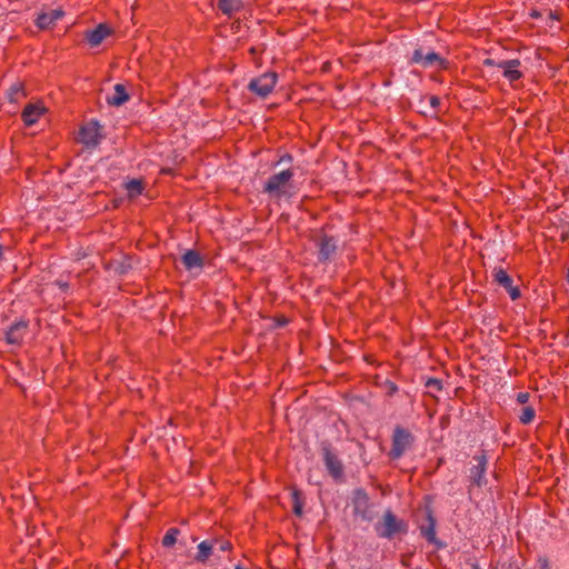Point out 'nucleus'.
Wrapping results in <instances>:
<instances>
[{
	"label": "nucleus",
	"mask_w": 569,
	"mask_h": 569,
	"mask_svg": "<svg viewBox=\"0 0 569 569\" xmlns=\"http://www.w3.org/2000/svg\"><path fill=\"white\" fill-rule=\"evenodd\" d=\"M179 529L170 528L162 538V545L164 547H171L177 541Z\"/></svg>",
	"instance_id": "nucleus-22"
},
{
	"label": "nucleus",
	"mask_w": 569,
	"mask_h": 569,
	"mask_svg": "<svg viewBox=\"0 0 569 569\" xmlns=\"http://www.w3.org/2000/svg\"><path fill=\"white\" fill-rule=\"evenodd\" d=\"M493 278L497 283L503 287L505 284H508L511 277L500 267L499 269L493 270Z\"/></svg>",
	"instance_id": "nucleus-23"
},
{
	"label": "nucleus",
	"mask_w": 569,
	"mask_h": 569,
	"mask_svg": "<svg viewBox=\"0 0 569 569\" xmlns=\"http://www.w3.org/2000/svg\"><path fill=\"white\" fill-rule=\"evenodd\" d=\"M212 543L209 542V540H202L199 546H198V555L196 557V559L200 562V563H204L207 561V559L210 557V555L212 553Z\"/></svg>",
	"instance_id": "nucleus-18"
},
{
	"label": "nucleus",
	"mask_w": 569,
	"mask_h": 569,
	"mask_svg": "<svg viewBox=\"0 0 569 569\" xmlns=\"http://www.w3.org/2000/svg\"><path fill=\"white\" fill-rule=\"evenodd\" d=\"M425 538H427L431 543L436 541V531H435V522L431 521V525L423 529Z\"/></svg>",
	"instance_id": "nucleus-26"
},
{
	"label": "nucleus",
	"mask_w": 569,
	"mask_h": 569,
	"mask_svg": "<svg viewBox=\"0 0 569 569\" xmlns=\"http://www.w3.org/2000/svg\"><path fill=\"white\" fill-rule=\"evenodd\" d=\"M129 99L126 88L122 84H116L111 97L108 98V102L114 107H120L123 102Z\"/></svg>",
	"instance_id": "nucleus-15"
},
{
	"label": "nucleus",
	"mask_w": 569,
	"mask_h": 569,
	"mask_svg": "<svg viewBox=\"0 0 569 569\" xmlns=\"http://www.w3.org/2000/svg\"><path fill=\"white\" fill-rule=\"evenodd\" d=\"M478 463L471 470V478L473 483L481 486L485 482V472H486V459L483 456L476 458Z\"/></svg>",
	"instance_id": "nucleus-14"
},
{
	"label": "nucleus",
	"mask_w": 569,
	"mask_h": 569,
	"mask_svg": "<svg viewBox=\"0 0 569 569\" xmlns=\"http://www.w3.org/2000/svg\"><path fill=\"white\" fill-rule=\"evenodd\" d=\"M24 94L23 84H21V82H14L7 92V97L11 102H18Z\"/></svg>",
	"instance_id": "nucleus-19"
},
{
	"label": "nucleus",
	"mask_w": 569,
	"mask_h": 569,
	"mask_svg": "<svg viewBox=\"0 0 569 569\" xmlns=\"http://www.w3.org/2000/svg\"><path fill=\"white\" fill-rule=\"evenodd\" d=\"M326 468L332 478L340 479L343 473V467L339 458L327 450L325 456Z\"/></svg>",
	"instance_id": "nucleus-11"
},
{
	"label": "nucleus",
	"mask_w": 569,
	"mask_h": 569,
	"mask_svg": "<svg viewBox=\"0 0 569 569\" xmlns=\"http://www.w3.org/2000/svg\"><path fill=\"white\" fill-rule=\"evenodd\" d=\"M236 569H244V568L238 566V567H236Z\"/></svg>",
	"instance_id": "nucleus-34"
},
{
	"label": "nucleus",
	"mask_w": 569,
	"mask_h": 569,
	"mask_svg": "<svg viewBox=\"0 0 569 569\" xmlns=\"http://www.w3.org/2000/svg\"><path fill=\"white\" fill-rule=\"evenodd\" d=\"M295 177L292 169H286L282 172L272 174L267 180L263 190L271 198L280 199L288 196L291 189V181Z\"/></svg>",
	"instance_id": "nucleus-1"
},
{
	"label": "nucleus",
	"mask_w": 569,
	"mask_h": 569,
	"mask_svg": "<svg viewBox=\"0 0 569 569\" xmlns=\"http://www.w3.org/2000/svg\"><path fill=\"white\" fill-rule=\"evenodd\" d=\"M124 189L130 198H137L142 194L144 187L141 179H130L124 183Z\"/></svg>",
	"instance_id": "nucleus-17"
},
{
	"label": "nucleus",
	"mask_w": 569,
	"mask_h": 569,
	"mask_svg": "<svg viewBox=\"0 0 569 569\" xmlns=\"http://www.w3.org/2000/svg\"><path fill=\"white\" fill-rule=\"evenodd\" d=\"M503 288L509 293L512 300H516L520 297L519 288L512 286V278L509 279L508 284H505Z\"/></svg>",
	"instance_id": "nucleus-24"
},
{
	"label": "nucleus",
	"mask_w": 569,
	"mask_h": 569,
	"mask_svg": "<svg viewBox=\"0 0 569 569\" xmlns=\"http://www.w3.org/2000/svg\"><path fill=\"white\" fill-rule=\"evenodd\" d=\"M218 8L224 13L239 10L240 0H218Z\"/></svg>",
	"instance_id": "nucleus-20"
},
{
	"label": "nucleus",
	"mask_w": 569,
	"mask_h": 569,
	"mask_svg": "<svg viewBox=\"0 0 569 569\" xmlns=\"http://www.w3.org/2000/svg\"><path fill=\"white\" fill-rule=\"evenodd\" d=\"M430 103H431V106L435 108V107H437V106H438V103H439V99H438L437 97H431V98H430Z\"/></svg>",
	"instance_id": "nucleus-30"
},
{
	"label": "nucleus",
	"mask_w": 569,
	"mask_h": 569,
	"mask_svg": "<svg viewBox=\"0 0 569 569\" xmlns=\"http://www.w3.org/2000/svg\"><path fill=\"white\" fill-rule=\"evenodd\" d=\"M101 139V127L97 121H90L81 126L79 140L86 146H96Z\"/></svg>",
	"instance_id": "nucleus-6"
},
{
	"label": "nucleus",
	"mask_w": 569,
	"mask_h": 569,
	"mask_svg": "<svg viewBox=\"0 0 569 569\" xmlns=\"http://www.w3.org/2000/svg\"><path fill=\"white\" fill-rule=\"evenodd\" d=\"M229 548H230L229 542H221V543H219V549L220 550L224 551V550H229Z\"/></svg>",
	"instance_id": "nucleus-29"
},
{
	"label": "nucleus",
	"mask_w": 569,
	"mask_h": 569,
	"mask_svg": "<svg viewBox=\"0 0 569 569\" xmlns=\"http://www.w3.org/2000/svg\"><path fill=\"white\" fill-rule=\"evenodd\" d=\"M542 569H549L547 560H542Z\"/></svg>",
	"instance_id": "nucleus-32"
},
{
	"label": "nucleus",
	"mask_w": 569,
	"mask_h": 569,
	"mask_svg": "<svg viewBox=\"0 0 569 569\" xmlns=\"http://www.w3.org/2000/svg\"><path fill=\"white\" fill-rule=\"evenodd\" d=\"M567 280L569 282V267H568Z\"/></svg>",
	"instance_id": "nucleus-33"
},
{
	"label": "nucleus",
	"mask_w": 569,
	"mask_h": 569,
	"mask_svg": "<svg viewBox=\"0 0 569 569\" xmlns=\"http://www.w3.org/2000/svg\"><path fill=\"white\" fill-rule=\"evenodd\" d=\"M406 522L399 520L391 511H386L382 521L376 525V532L382 538H392L395 535L406 533Z\"/></svg>",
	"instance_id": "nucleus-2"
},
{
	"label": "nucleus",
	"mask_w": 569,
	"mask_h": 569,
	"mask_svg": "<svg viewBox=\"0 0 569 569\" xmlns=\"http://www.w3.org/2000/svg\"><path fill=\"white\" fill-rule=\"evenodd\" d=\"M411 435L403 428H396L393 430V443L391 449V456L393 458H400L402 453L408 449L411 443Z\"/></svg>",
	"instance_id": "nucleus-7"
},
{
	"label": "nucleus",
	"mask_w": 569,
	"mask_h": 569,
	"mask_svg": "<svg viewBox=\"0 0 569 569\" xmlns=\"http://www.w3.org/2000/svg\"><path fill=\"white\" fill-rule=\"evenodd\" d=\"M112 34V30L106 23H100L96 29L86 32V39L91 47L100 46L107 37Z\"/></svg>",
	"instance_id": "nucleus-9"
},
{
	"label": "nucleus",
	"mask_w": 569,
	"mask_h": 569,
	"mask_svg": "<svg viewBox=\"0 0 569 569\" xmlns=\"http://www.w3.org/2000/svg\"><path fill=\"white\" fill-rule=\"evenodd\" d=\"M535 417H536V411L532 406L523 407L521 410V413L519 415V419L522 425L532 423Z\"/></svg>",
	"instance_id": "nucleus-21"
},
{
	"label": "nucleus",
	"mask_w": 569,
	"mask_h": 569,
	"mask_svg": "<svg viewBox=\"0 0 569 569\" xmlns=\"http://www.w3.org/2000/svg\"><path fill=\"white\" fill-rule=\"evenodd\" d=\"M426 386L429 388H433V390H436V391H440L442 388V383L437 379H429L426 382Z\"/></svg>",
	"instance_id": "nucleus-27"
},
{
	"label": "nucleus",
	"mask_w": 569,
	"mask_h": 569,
	"mask_svg": "<svg viewBox=\"0 0 569 569\" xmlns=\"http://www.w3.org/2000/svg\"><path fill=\"white\" fill-rule=\"evenodd\" d=\"M182 263L188 270H192V268L201 267L202 260L197 251L188 250L182 254Z\"/></svg>",
	"instance_id": "nucleus-16"
},
{
	"label": "nucleus",
	"mask_w": 569,
	"mask_h": 569,
	"mask_svg": "<svg viewBox=\"0 0 569 569\" xmlns=\"http://www.w3.org/2000/svg\"><path fill=\"white\" fill-rule=\"evenodd\" d=\"M337 250V242L332 238L325 237L319 243V259L328 261Z\"/></svg>",
	"instance_id": "nucleus-13"
},
{
	"label": "nucleus",
	"mask_w": 569,
	"mask_h": 569,
	"mask_svg": "<svg viewBox=\"0 0 569 569\" xmlns=\"http://www.w3.org/2000/svg\"><path fill=\"white\" fill-rule=\"evenodd\" d=\"M413 64H420L425 68L436 67L438 69H447L448 62L445 58L440 57L435 52L425 53L422 49H415L413 54L410 59Z\"/></svg>",
	"instance_id": "nucleus-5"
},
{
	"label": "nucleus",
	"mask_w": 569,
	"mask_h": 569,
	"mask_svg": "<svg viewBox=\"0 0 569 569\" xmlns=\"http://www.w3.org/2000/svg\"><path fill=\"white\" fill-rule=\"evenodd\" d=\"M3 259V247L0 244V261Z\"/></svg>",
	"instance_id": "nucleus-31"
},
{
	"label": "nucleus",
	"mask_w": 569,
	"mask_h": 569,
	"mask_svg": "<svg viewBox=\"0 0 569 569\" xmlns=\"http://www.w3.org/2000/svg\"><path fill=\"white\" fill-rule=\"evenodd\" d=\"M293 498V511L297 516L302 515V502L300 501V493L296 490L292 492Z\"/></svg>",
	"instance_id": "nucleus-25"
},
{
	"label": "nucleus",
	"mask_w": 569,
	"mask_h": 569,
	"mask_svg": "<svg viewBox=\"0 0 569 569\" xmlns=\"http://www.w3.org/2000/svg\"><path fill=\"white\" fill-rule=\"evenodd\" d=\"M278 82V74L273 71H267L266 73L253 78L248 83V89L254 92L259 98H268L273 91Z\"/></svg>",
	"instance_id": "nucleus-3"
},
{
	"label": "nucleus",
	"mask_w": 569,
	"mask_h": 569,
	"mask_svg": "<svg viewBox=\"0 0 569 569\" xmlns=\"http://www.w3.org/2000/svg\"><path fill=\"white\" fill-rule=\"evenodd\" d=\"M63 10L54 9L48 12H42L38 16L36 20V24L41 29L46 30V28H50L58 20L62 19Z\"/></svg>",
	"instance_id": "nucleus-10"
},
{
	"label": "nucleus",
	"mask_w": 569,
	"mask_h": 569,
	"mask_svg": "<svg viewBox=\"0 0 569 569\" xmlns=\"http://www.w3.org/2000/svg\"><path fill=\"white\" fill-rule=\"evenodd\" d=\"M46 112V108L43 107V102L37 101L32 103H28L27 107L22 110V121L27 126H32L38 120L43 117Z\"/></svg>",
	"instance_id": "nucleus-8"
},
{
	"label": "nucleus",
	"mask_w": 569,
	"mask_h": 569,
	"mask_svg": "<svg viewBox=\"0 0 569 569\" xmlns=\"http://www.w3.org/2000/svg\"><path fill=\"white\" fill-rule=\"evenodd\" d=\"M27 331V323L18 321L11 326L6 332V339L9 343H20Z\"/></svg>",
	"instance_id": "nucleus-12"
},
{
	"label": "nucleus",
	"mask_w": 569,
	"mask_h": 569,
	"mask_svg": "<svg viewBox=\"0 0 569 569\" xmlns=\"http://www.w3.org/2000/svg\"><path fill=\"white\" fill-rule=\"evenodd\" d=\"M483 64L498 67L502 70V77L510 82L519 80L523 77V71L521 70V62L519 59L501 60L500 62L496 63L493 59L488 58L485 60Z\"/></svg>",
	"instance_id": "nucleus-4"
},
{
	"label": "nucleus",
	"mask_w": 569,
	"mask_h": 569,
	"mask_svg": "<svg viewBox=\"0 0 569 569\" xmlns=\"http://www.w3.org/2000/svg\"><path fill=\"white\" fill-rule=\"evenodd\" d=\"M530 393L529 392H519L516 397V400L520 405H525L529 401Z\"/></svg>",
	"instance_id": "nucleus-28"
}]
</instances>
